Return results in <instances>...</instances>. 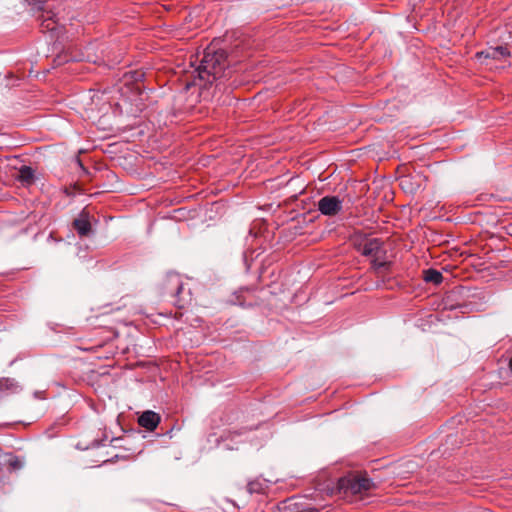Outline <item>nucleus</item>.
Masks as SVG:
<instances>
[{"label": "nucleus", "mask_w": 512, "mask_h": 512, "mask_svg": "<svg viewBox=\"0 0 512 512\" xmlns=\"http://www.w3.org/2000/svg\"><path fill=\"white\" fill-rule=\"evenodd\" d=\"M227 68L226 52L210 45L203 51V57L195 72L199 81L203 82L204 85H211L227 75Z\"/></svg>", "instance_id": "nucleus-1"}, {"label": "nucleus", "mask_w": 512, "mask_h": 512, "mask_svg": "<svg viewBox=\"0 0 512 512\" xmlns=\"http://www.w3.org/2000/svg\"><path fill=\"white\" fill-rule=\"evenodd\" d=\"M372 486L371 480L365 476L348 475L338 480L337 490L344 496L357 495L369 491Z\"/></svg>", "instance_id": "nucleus-2"}, {"label": "nucleus", "mask_w": 512, "mask_h": 512, "mask_svg": "<svg viewBox=\"0 0 512 512\" xmlns=\"http://www.w3.org/2000/svg\"><path fill=\"white\" fill-rule=\"evenodd\" d=\"M164 289L175 297L174 304L182 309L192 300L191 293H184L181 276L177 273H169L163 282Z\"/></svg>", "instance_id": "nucleus-3"}, {"label": "nucleus", "mask_w": 512, "mask_h": 512, "mask_svg": "<svg viewBox=\"0 0 512 512\" xmlns=\"http://www.w3.org/2000/svg\"><path fill=\"white\" fill-rule=\"evenodd\" d=\"M355 247L364 256L376 257L383 249V241L379 238H365L356 243Z\"/></svg>", "instance_id": "nucleus-4"}, {"label": "nucleus", "mask_w": 512, "mask_h": 512, "mask_svg": "<svg viewBox=\"0 0 512 512\" xmlns=\"http://www.w3.org/2000/svg\"><path fill=\"white\" fill-rule=\"evenodd\" d=\"M342 209V201L337 196H324L318 201V210L326 216H335Z\"/></svg>", "instance_id": "nucleus-5"}, {"label": "nucleus", "mask_w": 512, "mask_h": 512, "mask_svg": "<svg viewBox=\"0 0 512 512\" xmlns=\"http://www.w3.org/2000/svg\"><path fill=\"white\" fill-rule=\"evenodd\" d=\"M125 86L127 90H131L135 96L139 98L140 101H143L142 95H143V84H142V78L144 77V73L141 71H134L129 74H125Z\"/></svg>", "instance_id": "nucleus-6"}, {"label": "nucleus", "mask_w": 512, "mask_h": 512, "mask_svg": "<svg viewBox=\"0 0 512 512\" xmlns=\"http://www.w3.org/2000/svg\"><path fill=\"white\" fill-rule=\"evenodd\" d=\"M511 56L509 49L506 46L489 47L484 51L476 53L478 59H494L503 60Z\"/></svg>", "instance_id": "nucleus-7"}, {"label": "nucleus", "mask_w": 512, "mask_h": 512, "mask_svg": "<svg viewBox=\"0 0 512 512\" xmlns=\"http://www.w3.org/2000/svg\"><path fill=\"white\" fill-rule=\"evenodd\" d=\"M159 423V414L151 410L143 412L138 418V424L148 431H154Z\"/></svg>", "instance_id": "nucleus-8"}, {"label": "nucleus", "mask_w": 512, "mask_h": 512, "mask_svg": "<svg viewBox=\"0 0 512 512\" xmlns=\"http://www.w3.org/2000/svg\"><path fill=\"white\" fill-rule=\"evenodd\" d=\"M73 227L77 231L79 236H81V237L88 236L92 231V227H91V223L88 218V214L85 212H82L79 215V217L73 221Z\"/></svg>", "instance_id": "nucleus-9"}, {"label": "nucleus", "mask_w": 512, "mask_h": 512, "mask_svg": "<svg viewBox=\"0 0 512 512\" xmlns=\"http://www.w3.org/2000/svg\"><path fill=\"white\" fill-rule=\"evenodd\" d=\"M423 274H424V276H423L424 280L428 283H433V284L439 285L443 281V276H442L441 272H439L436 269L429 268L427 270H424Z\"/></svg>", "instance_id": "nucleus-10"}, {"label": "nucleus", "mask_w": 512, "mask_h": 512, "mask_svg": "<svg viewBox=\"0 0 512 512\" xmlns=\"http://www.w3.org/2000/svg\"><path fill=\"white\" fill-rule=\"evenodd\" d=\"M40 28L42 32H55L58 29V24L52 17H48L42 20Z\"/></svg>", "instance_id": "nucleus-11"}, {"label": "nucleus", "mask_w": 512, "mask_h": 512, "mask_svg": "<svg viewBox=\"0 0 512 512\" xmlns=\"http://www.w3.org/2000/svg\"><path fill=\"white\" fill-rule=\"evenodd\" d=\"M20 179L30 183L32 181V167L23 166L20 170Z\"/></svg>", "instance_id": "nucleus-12"}, {"label": "nucleus", "mask_w": 512, "mask_h": 512, "mask_svg": "<svg viewBox=\"0 0 512 512\" xmlns=\"http://www.w3.org/2000/svg\"><path fill=\"white\" fill-rule=\"evenodd\" d=\"M372 267L374 270L378 271L382 268H386L390 265L387 261H380L378 255L376 257H373L371 261Z\"/></svg>", "instance_id": "nucleus-13"}, {"label": "nucleus", "mask_w": 512, "mask_h": 512, "mask_svg": "<svg viewBox=\"0 0 512 512\" xmlns=\"http://www.w3.org/2000/svg\"><path fill=\"white\" fill-rule=\"evenodd\" d=\"M13 384L9 379H0V392L10 389Z\"/></svg>", "instance_id": "nucleus-14"}, {"label": "nucleus", "mask_w": 512, "mask_h": 512, "mask_svg": "<svg viewBox=\"0 0 512 512\" xmlns=\"http://www.w3.org/2000/svg\"><path fill=\"white\" fill-rule=\"evenodd\" d=\"M21 2L25 6H30L31 5V0H21Z\"/></svg>", "instance_id": "nucleus-15"}, {"label": "nucleus", "mask_w": 512, "mask_h": 512, "mask_svg": "<svg viewBox=\"0 0 512 512\" xmlns=\"http://www.w3.org/2000/svg\"><path fill=\"white\" fill-rule=\"evenodd\" d=\"M11 465H12L14 468H19V467H20V465L18 464V462H17V461H15V462L11 463Z\"/></svg>", "instance_id": "nucleus-16"}, {"label": "nucleus", "mask_w": 512, "mask_h": 512, "mask_svg": "<svg viewBox=\"0 0 512 512\" xmlns=\"http://www.w3.org/2000/svg\"><path fill=\"white\" fill-rule=\"evenodd\" d=\"M34 397L41 398V399H43V398H44V397H43V396H41V395H40V393H38V392H35V393H34Z\"/></svg>", "instance_id": "nucleus-17"}, {"label": "nucleus", "mask_w": 512, "mask_h": 512, "mask_svg": "<svg viewBox=\"0 0 512 512\" xmlns=\"http://www.w3.org/2000/svg\"><path fill=\"white\" fill-rule=\"evenodd\" d=\"M509 369L512 371V357H511V359L509 360Z\"/></svg>", "instance_id": "nucleus-18"}, {"label": "nucleus", "mask_w": 512, "mask_h": 512, "mask_svg": "<svg viewBox=\"0 0 512 512\" xmlns=\"http://www.w3.org/2000/svg\"><path fill=\"white\" fill-rule=\"evenodd\" d=\"M77 163L79 164V166H80L81 168H83V165H82V163H81L80 159H77Z\"/></svg>", "instance_id": "nucleus-19"}]
</instances>
